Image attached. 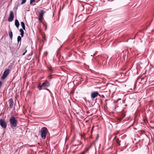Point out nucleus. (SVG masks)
<instances>
[{
	"mask_svg": "<svg viewBox=\"0 0 154 154\" xmlns=\"http://www.w3.org/2000/svg\"><path fill=\"white\" fill-rule=\"evenodd\" d=\"M43 18V17H42L41 16H39V17L38 18V20L39 22H41Z\"/></svg>",
	"mask_w": 154,
	"mask_h": 154,
	"instance_id": "obj_18",
	"label": "nucleus"
},
{
	"mask_svg": "<svg viewBox=\"0 0 154 154\" xmlns=\"http://www.w3.org/2000/svg\"><path fill=\"white\" fill-rule=\"evenodd\" d=\"M0 125L4 129H5L7 127V124L4 120L2 119H0Z\"/></svg>",
	"mask_w": 154,
	"mask_h": 154,
	"instance_id": "obj_4",
	"label": "nucleus"
},
{
	"mask_svg": "<svg viewBox=\"0 0 154 154\" xmlns=\"http://www.w3.org/2000/svg\"><path fill=\"white\" fill-rule=\"evenodd\" d=\"M44 26H45V29H46L47 28V26L46 24H44Z\"/></svg>",
	"mask_w": 154,
	"mask_h": 154,
	"instance_id": "obj_22",
	"label": "nucleus"
},
{
	"mask_svg": "<svg viewBox=\"0 0 154 154\" xmlns=\"http://www.w3.org/2000/svg\"><path fill=\"white\" fill-rule=\"evenodd\" d=\"M45 54H46V55H47V54H48V53L47 52H45Z\"/></svg>",
	"mask_w": 154,
	"mask_h": 154,
	"instance_id": "obj_25",
	"label": "nucleus"
},
{
	"mask_svg": "<svg viewBox=\"0 0 154 154\" xmlns=\"http://www.w3.org/2000/svg\"><path fill=\"white\" fill-rule=\"evenodd\" d=\"M116 87L115 85H112L110 87L109 91L110 93L113 94L116 92Z\"/></svg>",
	"mask_w": 154,
	"mask_h": 154,
	"instance_id": "obj_5",
	"label": "nucleus"
},
{
	"mask_svg": "<svg viewBox=\"0 0 154 154\" xmlns=\"http://www.w3.org/2000/svg\"><path fill=\"white\" fill-rule=\"evenodd\" d=\"M41 137L43 139H45L46 137V134L48 132L47 128L45 127L42 128L41 130Z\"/></svg>",
	"mask_w": 154,
	"mask_h": 154,
	"instance_id": "obj_2",
	"label": "nucleus"
},
{
	"mask_svg": "<svg viewBox=\"0 0 154 154\" xmlns=\"http://www.w3.org/2000/svg\"><path fill=\"white\" fill-rule=\"evenodd\" d=\"M20 35H21V37H23L24 35L23 29H20Z\"/></svg>",
	"mask_w": 154,
	"mask_h": 154,
	"instance_id": "obj_16",
	"label": "nucleus"
},
{
	"mask_svg": "<svg viewBox=\"0 0 154 154\" xmlns=\"http://www.w3.org/2000/svg\"><path fill=\"white\" fill-rule=\"evenodd\" d=\"M101 97H102V98H104V95H100V96Z\"/></svg>",
	"mask_w": 154,
	"mask_h": 154,
	"instance_id": "obj_23",
	"label": "nucleus"
},
{
	"mask_svg": "<svg viewBox=\"0 0 154 154\" xmlns=\"http://www.w3.org/2000/svg\"><path fill=\"white\" fill-rule=\"evenodd\" d=\"M113 141L114 142H116L117 143V144L118 145H120L119 140L118 138L116 137V136H115L113 139Z\"/></svg>",
	"mask_w": 154,
	"mask_h": 154,
	"instance_id": "obj_11",
	"label": "nucleus"
},
{
	"mask_svg": "<svg viewBox=\"0 0 154 154\" xmlns=\"http://www.w3.org/2000/svg\"><path fill=\"white\" fill-rule=\"evenodd\" d=\"M77 145H78V144H75V145H74V146H77Z\"/></svg>",
	"mask_w": 154,
	"mask_h": 154,
	"instance_id": "obj_26",
	"label": "nucleus"
},
{
	"mask_svg": "<svg viewBox=\"0 0 154 154\" xmlns=\"http://www.w3.org/2000/svg\"><path fill=\"white\" fill-rule=\"evenodd\" d=\"M85 153V152H82V154H84Z\"/></svg>",
	"mask_w": 154,
	"mask_h": 154,
	"instance_id": "obj_27",
	"label": "nucleus"
},
{
	"mask_svg": "<svg viewBox=\"0 0 154 154\" xmlns=\"http://www.w3.org/2000/svg\"><path fill=\"white\" fill-rule=\"evenodd\" d=\"M22 37H20V36H18L17 37V42H19L21 40V38Z\"/></svg>",
	"mask_w": 154,
	"mask_h": 154,
	"instance_id": "obj_17",
	"label": "nucleus"
},
{
	"mask_svg": "<svg viewBox=\"0 0 154 154\" xmlns=\"http://www.w3.org/2000/svg\"><path fill=\"white\" fill-rule=\"evenodd\" d=\"M10 122L12 126L15 127L17 126V121L13 116H11L9 119Z\"/></svg>",
	"mask_w": 154,
	"mask_h": 154,
	"instance_id": "obj_3",
	"label": "nucleus"
},
{
	"mask_svg": "<svg viewBox=\"0 0 154 154\" xmlns=\"http://www.w3.org/2000/svg\"><path fill=\"white\" fill-rule=\"evenodd\" d=\"M45 13V11H44L43 10H40V12L39 13V16L43 17L44 13Z\"/></svg>",
	"mask_w": 154,
	"mask_h": 154,
	"instance_id": "obj_12",
	"label": "nucleus"
},
{
	"mask_svg": "<svg viewBox=\"0 0 154 154\" xmlns=\"http://www.w3.org/2000/svg\"><path fill=\"white\" fill-rule=\"evenodd\" d=\"M14 15L13 11H11L10 12L9 16L8 19V21L10 22H12L14 20Z\"/></svg>",
	"mask_w": 154,
	"mask_h": 154,
	"instance_id": "obj_6",
	"label": "nucleus"
},
{
	"mask_svg": "<svg viewBox=\"0 0 154 154\" xmlns=\"http://www.w3.org/2000/svg\"><path fill=\"white\" fill-rule=\"evenodd\" d=\"M9 71V69H7L4 72L3 74L1 77L2 79H4L6 78L8 75Z\"/></svg>",
	"mask_w": 154,
	"mask_h": 154,
	"instance_id": "obj_7",
	"label": "nucleus"
},
{
	"mask_svg": "<svg viewBox=\"0 0 154 154\" xmlns=\"http://www.w3.org/2000/svg\"><path fill=\"white\" fill-rule=\"evenodd\" d=\"M2 82L1 81H0V86L2 85Z\"/></svg>",
	"mask_w": 154,
	"mask_h": 154,
	"instance_id": "obj_24",
	"label": "nucleus"
},
{
	"mask_svg": "<svg viewBox=\"0 0 154 154\" xmlns=\"http://www.w3.org/2000/svg\"><path fill=\"white\" fill-rule=\"evenodd\" d=\"M20 24L23 28V29H25V25L24 22H21Z\"/></svg>",
	"mask_w": 154,
	"mask_h": 154,
	"instance_id": "obj_15",
	"label": "nucleus"
},
{
	"mask_svg": "<svg viewBox=\"0 0 154 154\" xmlns=\"http://www.w3.org/2000/svg\"><path fill=\"white\" fill-rule=\"evenodd\" d=\"M35 2V0H30V3L31 5L33 3Z\"/></svg>",
	"mask_w": 154,
	"mask_h": 154,
	"instance_id": "obj_20",
	"label": "nucleus"
},
{
	"mask_svg": "<svg viewBox=\"0 0 154 154\" xmlns=\"http://www.w3.org/2000/svg\"><path fill=\"white\" fill-rule=\"evenodd\" d=\"M9 108L11 109L13 106V102L12 98H11L9 100Z\"/></svg>",
	"mask_w": 154,
	"mask_h": 154,
	"instance_id": "obj_10",
	"label": "nucleus"
},
{
	"mask_svg": "<svg viewBox=\"0 0 154 154\" xmlns=\"http://www.w3.org/2000/svg\"><path fill=\"white\" fill-rule=\"evenodd\" d=\"M50 85V84L48 81L46 80L43 82L41 85L40 84H39L37 87L39 90H41L42 88H43L44 89H45L47 87H49Z\"/></svg>",
	"mask_w": 154,
	"mask_h": 154,
	"instance_id": "obj_1",
	"label": "nucleus"
},
{
	"mask_svg": "<svg viewBox=\"0 0 154 154\" xmlns=\"http://www.w3.org/2000/svg\"><path fill=\"white\" fill-rule=\"evenodd\" d=\"M83 80L82 78L80 77L79 76H77L75 79V80L73 81V82L75 81H78V82L79 84Z\"/></svg>",
	"mask_w": 154,
	"mask_h": 154,
	"instance_id": "obj_9",
	"label": "nucleus"
},
{
	"mask_svg": "<svg viewBox=\"0 0 154 154\" xmlns=\"http://www.w3.org/2000/svg\"><path fill=\"white\" fill-rule=\"evenodd\" d=\"M15 25L16 26L17 28H18L19 26V22L17 20H15Z\"/></svg>",
	"mask_w": 154,
	"mask_h": 154,
	"instance_id": "obj_13",
	"label": "nucleus"
},
{
	"mask_svg": "<svg viewBox=\"0 0 154 154\" xmlns=\"http://www.w3.org/2000/svg\"><path fill=\"white\" fill-rule=\"evenodd\" d=\"M100 96V95L99 94L97 91H94L91 93V97L92 100L94 99L97 96Z\"/></svg>",
	"mask_w": 154,
	"mask_h": 154,
	"instance_id": "obj_8",
	"label": "nucleus"
},
{
	"mask_svg": "<svg viewBox=\"0 0 154 154\" xmlns=\"http://www.w3.org/2000/svg\"><path fill=\"white\" fill-rule=\"evenodd\" d=\"M27 51V50H26L25 52H24L23 53V54L22 55H24L25 54V53Z\"/></svg>",
	"mask_w": 154,
	"mask_h": 154,
	"instance_id": "obj_21",
	"label": "nucleus"
},
{
	"mask_svg": "<svg viewBox=\"0 0 154 154\" xmlns=\"http://www.w3.org/2000/svg\"><path fill=\"white\" fill-rule=\"evenodd\" d=\"M9 35L10 39H12L13 38V33L12 31L11 30L9 32Z\"/></svg>",
	"mask_w": 154,
	"mask_h": 154,
	"instance_id": "obj_14",
	"label": "nucleus"
},
{
	"mask_svg": "<svg viewBox=\"0 0 154 154\" xmlns=\"http://www.w3.org/2000/svg\"><path fill=\"white\" fill-rule=\"evenodd\" d=\"M26 0H22V2L21 3V5L23 4L26 3Z\"/></svg>",
	"mask_w": 154,
	"mask_h": 154,
	"instance_id": "obj_19",
	"label": "nucleus"
}]
</instances>
